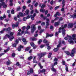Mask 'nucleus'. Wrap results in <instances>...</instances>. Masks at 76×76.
<instances>
[{"mask_svg": "<svg viewBox=\"0 0 76 76\" xmlns=\"http://www.w3.org/2000/svg\"><path fill=\"white\" fill-rule=\"evenodd\" d=\"M61 27H60L59 28V31H58V32H59V33H61V32L60 31H61Z\"/></svg>", "mask_w": 76, "mask_h": 76, "instance_id": "nucleus-47", "label": "nucleus"}, {"mask_svg": "<svg viewBox=\"0 0 76 76\" xmlns=\"http://www.w3.org/2000/svg\"><path fill=\"white\" fill-rule=\"evenodd\" d=\"M43 42H44V43H47V44H46V45H49V43H50V42H48L47 40L45 39L43 41Z\"/></svg>", "mask_w": 76, "mask_h": 76, "instance_id": "nucleus-16", "label": "nucleus"}, {"mask_svg": "<svg viewBox=\"0 0 76 76\" xmlns=\"http://www.w3.org/2000/svg\"><path fill=\"white\" fill-rule=\"evenodd\" d=\"M51 69L52 71H53V72H56V70L53 67H52Z\"/></svg>", "mask_w": 76, "mask_h": 76, "instance_id": "nucleus-36", "label": "nucleus"}, {"mask_svg": "<svg viewBox=\"0 0 76 76\" xmlns=\"http://www.w3.org/2000/svg\"><path fill=\"white\" fill-rule=\"evenodd\" d=\"M57 15L58 16H60V15H61L60 14V13H59V12H57L56 13V14L54 16L55 17H57Z\"/></svg>", "mask_w": 76, "mask_h": 76, "instance_id": "nucleus-18", "label": "nucleus"}, {"mask_svg": "<svg viewBox=\"0 0 76 76\" xmlns=\"http://www.w3.org/2000/svg\"><path fill=\"white\" fill-rule=\"evenodd\" d=\"M13 34H14V32H11L10 33V35L9 34H7L5 35V36H6V37H7L9 38L10 41H12L13 39L14 38V37H13V36H12L13 35Z\"/></svg>", "mask_w": 76, "mask_h": 76, "instance_id": "nucleus-1", "label": "nucleus"}, {"mask_svg": "<svg viewBox=\"0 0 76 76\" xmlns=\"http://www.w3.org/2000/svg\"><path fill=\"white\" fill-rule=\"evenodd\" d=\"M26 29L27 30L29 29H30V26H28L27 27H26Z\"/></svg>", "mask_w": 76, "mask_h": 76, "instance_id": "nucleus-41", "label": "nucleus"}, {"mask_svg": "<svg viewBox=\"0 0 76 76\" xmlns=\"http://www.w3.org/2000/svg\"><path fill=\"white\" fill-rule=\"evenodd\" d=\"M2 6H3V7L4 8H6L7 7V5L6 4V3L4 2H3L2 4L0 3V9L1 7Z\"/></svg>", "mask_w": 76, "mask_h": 76, "instance_id": "nucleus-4", "label": "nucleus"}, {"mask_svg": "<svg viewBox=\"0 0 76 76\" xmlns=\"http://www.w3.org/2000/svg\"><path fill=\"white\" fill-rule=\"evenodd\" d=\"M33 63H37V61H35V60H33Z\"/></svg>", "mask_w": 76, "mask_h": 76, "instance_id": "nucleus-64", "label": "nucleus"}, {"mask_svg": "<svg viewBox=\"0 0 76 76\" xmlns=\"http://www.w3.org/2000/svg\"><path fill=\"white\" fill-rule=\"evenodd\" d=\"M44 47V45H42L40 46V48H43Z\"/></svg>", "mask_w": 76, "mask_h": 76, "instance_id": "nucleus-58", "label": "nucleus"}, {"mask_svg": "<svg viewBox=\"0 0 76 76\" xmlns=\"http://www.w3.org/2000/svg\"><path fill=\"white\" fill-rule=\"evenodd\" d=\"M11 13L12 14H15V12H14V10H12L11 11Z\"/></svg>", "mask_w": 76, "mask_h": 76, "instance_id": "nucleus-45", "label": "nucleus"}, {"mask_svg": "<svg viewBox=\"0 0 76 76\" xmlns=\"http://www.w3.org/2000/svg\"><path fill=\"white\" fill-rule=\"evenodd\" d=\"M29 18H30V16H29V15H28L27 16L26 18H27V19H29Z\"/></svg>", "mask_w": 76, "mask_h": 76, "instance_id": "nucleus-60", "label": "nucleus"}, {"mask_svg": "<svg viewBox=\"0 0 76 76\" xmlns=\"http://www.w3.org/2000/svg\"><path fill=\"white\" fill-rule=\"evenodd\" d=\"M62 63L63 65H65V61H62Z\"/></svg>", "mask_w": 76, "mask_h": 76, "instance_id": "nucleus-56", "label": "nucleus"}, {"mask_svg": "<svg viewBox=\"0 0 76 76\" xmlns=\"http://www.w3.org/2000/svg\"><path fill=\"white\" fill-rule=\"evenodd\" d=\"M73 24L72 23H70L69 24L68 26V28H73Z\"/></svg>", "mask_w": 76, "mask_h": 76, "instance_id": "nucleus-10", "label": "nucleus"}, {"mask_svg": "<svg viewBox=\"0 0 76 76\" xmlns=\"http://www.w3.org/2000/svg\"><path fill=\"white\" fill-rule=\"evenodd\" d=\"M36 15V14L35 13H34L33 14V16L32 15H30V18L32 20H34V17Z\"/></svg>", "mask_w": 76, "mask_h": 76, "instance_id": "nucleus-12", "label": "nucleus"}, {"mask_svg": "<svg viewBox=\"0 0 76 76\" xmlns=\"http://www.w3.org/2000/svg\"><path fill=\"white\" fill-rule=\"evenodd\" d=\"M32 58H33V57H32V56H30L28 58V60H30L31 59H32Z\"/></svg>", "mask_w": 76, "mask_h": 76, "instance_id": "nucleus-32", "label": "nucleus"}, {"mask_svg": "<svg viewBox=\"0 0 76 76\" xmlns=\"http://www.w3.org/2000/svg\"><path fill=\"white\" fill-rule=\"evenodd\" d=\"M8 70H12V68H11V67H8Z\"/></svg>", "mask_w": 76, "mask_h": 76, "instance_id": "nucleus-59", "label": "nucleus"}, {"mask_svg": "<svg viewBox=\"0 0 76 76\" xmlns=\"http://www.w3.org/2000/svg\"><path fill=\"white\" fill-rule=\"evenodd\" d=\"M67 24H65V25H64V26H63V25H62L61 26L62 28V35L63 36H64V35H65V30H64V28H66L67 27Z\"/></svg>", "mask_w": 76, "mask_h": 76, "instance_id": "nucleus-3", "label": "nucleus"}, {"mask_svg": "<svg viewBox=\"0 0 76 76\" xmlns=\"http://www.w3.org/2000/svg\"><path fill=\"white\" fill-rule=\"evenodd\" d=\"M67 37L69 38V39L68 40V42L69 44H73L74 43V42L73 41H74V39L73 38H72V37L70 36H69L68 35H67Z\"/></svg>", "mask_w": 76, "mask_h": 76, "instance_id": "nucleus-2", "label": "nucleus"}, {"mask_svg": "<svg viewBox=\"0 0 76 76\" xmlns=\"http://www.w3.org/2000/svg\"><path fill=\"white\" fill-rule=\"evenodd\" d=\"M30 49H31V47H28L27 48H26V49L25 51H28V50H29Z\"/></svg>", "mask_w": 76, "mask_h": 76, "instance_id": "nucleus-29", "label": "nucleus"}, {"mask_svg": "<svg viewBox=\"0 0 76 76\" xmlns=\"http://www.w3.org/2000/svg\"><path fill=\"white\" fill-rule=\"evenodd\" d=\"M24 33V31H23L21 32V33H20V32H19L17 34V35H21L22 34H23Z\"/></svg>", "mask_w": 76, "mask_h": 76, "instance_id": "nucleus-23", "label": "nucleus"}, {"mask_svg": "<svg viewBox=\"0 0 76 76\" xmlns=\"http://www.w3.org/2000/svg\"><path fill=\"white\" fill-rule=\"evenodd\" d=\"M47 48L48 49V50H50V49L51 47L49 46H48L47 47Z\"/></svg>", "mask_w": 76, "mask_h": 76, "instance_id": "nucleus-62", "label": "nucleus"}, {"mask_svg": "<svg viewBox=\"0 0 76 76\" xmlns=\"http://www.w3.org/2000/svg\"><path fill=\"white\" fill-rule=\"evenodd\" d=\"M45 54H46V53H42L41 54H38L37 56H39V59H40L42 57H43L44 56H45Z\"/></svg>", "mask_w": 76, "mask_h": 76, "instance_id": "nucleus-6", "label": "nucleus"}, {"mask_svg": "<svg viewBox=\"0 0 76 76\" xmlns=\"http://www.w3.org/2000/svg\"><path fill=\"white\" fill-rule=\"evenodd\" d=\"M19 15H20V16H25V14L24 13L23 14L22 12H20L19 13Z\"/></svg>", "mask_w": 76, "mask_h": 76, "instance_id": "nucleus-19", "label": "nucleus"}, {"mask_svg": "<svg viewBox=\"0 0 76 76\" xmlns=\"http://www.w3.org/2000/svg\"><path fill=\"white\" fill-rule=\"evenodd\" d=\"M31 41H37V39L36 38L34 37L31 38L30 39Z\"/></svg>", "mask_w": 76, "mask_h": 76, "instance_id": "nucleus-20", "label": "nucleus"}, {"mask_svg": "<svg viewBox=\"0 0 76 76\" xmlns=\"http://www.w3.org/2000/svg\"><path fill=\"white\" fill-rule=\"evenodd\" d=\"M40 11L41 12H45V10H40Z\"/></svg>", "mask_w": 76, "mask_h": 76, "instance_id": "nucleus-48", "label": "nucleus"}, {"mask_svg": "<svg viewBox=\"0 0 76 76\" xmlns=\"http://www.w3.org/2000/svg\"><path fill=\"white\" fill-rule=\"evenodd\" d=\"M53 36V34H46V37H51Z\"/></svg>", "mask_w": 76, "mask_h": 76, "instance_id": "nucleus-21", "label": "nucleus"}, {"mask_svg": "<svg viewBox=\"0 0 76 76\" xmlns=\"http://www.w3.org/2000/svg\"><path fill=\"white\" fill-rule=\"evenodd\" d=\"M16 45L17 44H13L12 45V47H16Z\"/></svg>", "mask_w": 76, "mask_h": 76, "instance_id": "nucleus-33", "label": "nucleus"}, {"mask_svg": "<svg viewBox=\"0 0 76 76\" xmlns=\"http://www.w3.org/2000/svg\"><path fill=\"white\" fill-rule=\"evenodd\" d=\"M33 73V69L32 68H31L30 70V71H28L27 72V74L28 75H30L31 74V73Z\"/></svg>", "mask_w": 76, "mask_h": 76, "instance_id": "nucleus-9", "label": "nucleus"}, {"mask_svg": "<svg viewBox=\"0 0 76 76\" xmlns=\"http://www.w3.org/2000/svg\"><path fill=\"white\" fill-rule=\"evenodd\" d=\"M57 62H56L55 63H54V65H53L52 66V67H53L54 66H56V65H57Z\"/></svg>", "mask_w": 76, "mask_h": 76, "instance_id": "nucleus-31", "label": "nucleus"}, {"mask_svg": "<svg viewBox=\"0 0 76 76\" xmlns=\"http://www.w3.org/2000/svg\"><path fill=\"white\" fill-rule=\"evenodd\" d=\"M47 1H45L44 2V4H42V5L41 6V8L42 9H43L44 7H45V3H47Z\"/></svg>", "mask_w": 76, "mask_h": 76, "instance_id": "nucleus-14", "label": "nucleus"}, {"mask_svg": "<svg viewBox=\"0 0 76 76\" xmlns=\"http://www.w3.org/2000/svg\"><path fill=\"white\" fill-rule=\"evenodd\" d=\"M38 6V3H36V4H34V6L35 7H37Z\"/></svg>", "mask_w": 76, "mask_h": 76, "instance_id": "nucleus-61", "label": "nucleus"}, {"mask_svg": "<svg viewBox=\"0 0 76 76\" xmlns=\"http://www.w3.org/2000/svg\"><path fill=\"white\" fill-rule=\"evenodd\" d=\"M59 24H60V22H56L55 23V26H57L59 25Z\"/></svg>", "mask_w": 76, "mask_h": 76, "instance_id": "nucleus-22", "label": "nucleus"}, {"mask_svg": "<svg viewBox=\"0 0 76 76\" xmlns=\"http://www.w3.org/2000/svg\"><path fill=\"white\" fill-rule=\"evenodd\" d=\"M20 7H17V11H19V10H20Z\"/></svg>", "mask_w": 76, "mask_h": 76, "instance_id": "nucleus-34", "label": "nucleus"}, {"mask_svg": "<svg viewBox=\"0 0 76 76\" xmlns=\"http://www.w3.org/2000/svg\"><path fill=\"white\" fill-rule=\"evenodd\" d=\"M45 72V69H43L42 70H39L38 71V73L39 74L40 73H43L44 72Z\"/></svg>", "mask_w": 76, "mask_h": 76, "instance_id": "nucleus-17", "label": "nucleus"}, {"mask_svg": "<svg viewBox=\"0 0 76 76\" xmlns=\"http://www.w3.org/2000/svg\"><path fill=\"white\" fill-rule=\"evenodd\" d=\"M4 32V31L3 30L2 31H0V34H3Z\"/></svg>", "mask_w": 76, "mask_h": 76, "instance_id": "nucleus-57", "label": "nucleus"}, {"mask_svg": "<svg viewBox=\"0 0 76 76\" xmlns=\"http://www.w3.org/2000/svg\"><path fill=\"white\" fill-rule=\"evenodd\" d=\"M66 66V72H69V70H68V67H67L66 65H65Z\"/></svg>", "mask_w": 76, "mask_h": 76, "instance_id": "nucleus-40", "label": "nucleus"}, {"mask_svg": "<svg viewBox=\"0 0 76 76\" xmlns=\"http://www.w3.org/2000/svg\"><path fill=\"white\" fill-rule=\"evenodd\" d=\"M72 18H73V19L76 18V13H74L72 15H72H71L69 16V18H72Z\"/></svg>", "mask_w": 76, "mask_h": 76, "instance_id": "nucleus-13", "label": "nucleus"}, {"mask_svg": "<svg viewBox=\"0 0 76 76\" xmlns=\"http://www.w3.org/2000/svg\"><path fill=\"white\" fill-rule=\"evenodd\" d=\"M36 29V28L35 27V25H34V24H32L31 26V32L33 33L34 31H35Z\"/></svg>", "mask_w": 76, "mask_h": 76, "instance_id": "nucleus-7", "label": "nucleus"}, {"mask_svg": "<svg viewBox=\"0 0 76 76\" xmlns=\"http://www.w3.org/2000/svg\"><path fill=\"white\" fill-rule=\"evenodd\" d=\"M59 44L57 45L58 48V47H60L61 46V40H59Z\"/></svg>", "mask_w": 76, "mask_h": 76, "instance_id": "nucleus-25", "label": "nucleus"}, {"mask_svg": "<svg viewBox=\"0 0 76 76\" xmlns=\"http://www.w3.org/2000/svg\"><path fill=\"white\" fill-rule=\"evenodd\" d=\"M76 51V48H74L72 50V52L70 54V56L71 57H73Z\"/></svg>", "mask_w": 76, "mask_h": 76, "instance_id": "nucleus-5", "label": "nucleus"}, {"mask_svg": "<svg viewBox=\"0 0 76 76\" xmlns=\"http://www.w3.org/2000/svg\"><path fill=\"white\" fill-rule=\"evenodd\" d=\"M41 25L42 26H44L45 25V23L44 22H42L41 24Z\"/></svg>", "mask_w": 76, "mask_h": 76, "instance_id": "nucleus-43", "label": "nucleus"}, {"mask_svg": "<svg viewBox=\"0 0 76 76\" xmlns=\"http://www.w3.org/2000/svg\"><path fill=\"white\" fill-rule=\"evenodd\" d=\"M12 57H15V53H13L12 54Z\"/></svg>", "mask_w": 76, "mask_h": 76, "instance_id": "nucleus-44", "label": "nucleus"}, {"mask_svg": "<svg viewBox=\"0 0 76 76\" xmlns=\"http://www.w3.org/2000/svg\"><path fill=\"white\" fill-rule=\"evenodd\" d=\"M38 29H39V30L40 29H41V27L40 26H38Z\"/></svg>", "mask_w": 76, "mask_h": 76, "instance_id": "nucleus-55", "label": "nucleus"}, {"mask_svg": "<svg viewBox=\"0 0 76 76\" xmlns=\"http://www.w3.org/2000/svg\"><path fill=\"white\" fill-rule=\"evenodd\" d=\"M38 65L39 66L40 69H41L43 67V66H41V63H39Z\"/></svg>", "mask_w": 76, "mask_h": 76, "instance_id": "nucleus-30", "label": "nucleus"}, {"mask_svg": "<svg viewBox=\"0 0 76 76\" xmlns=\"http://www.w3.org/2000/svg\"><path fill=\"white\" fill-rule=\"evenodd\" d=\"M14 19L15 20H16V21L18 20V19L17 18H16V17H14Z\"/></svg>", "mask_w": 76, "mask_h": 76, "instance_id": "nucleus-63", "label": "nucleus"}, {"mask_svg": "<svg viewBox=\"0 0 76 76\" xmlns=\"http://www.w3.org/2000/svg\"><path fill=\"white\" fill-rule=\"evenodd\" d=\"M76 34H73L72 35V37L73 38H75V37H76Z\"/></svg>", "mask_w": 76, "mask_h": 76, "instance_id": "nucleus-51", "label": "nucleus"}, {"mask_svg": "<svg viewBox=\"0 0 76 76\" xmlns=\"http://www.w3.org/2000/svg\"><path fill=\"white\" fill-rule=\"evenodd\" d=\"M30 44H31V46H32V47H34V43H33V42H31Z\"/></svg>", "mask_w": 76, "mask_h": 76, "instance_id": "nucleus-37", "label": "nucleus"}, {"mask_svg": "<svg viewBox=\"0 0 76 76\" xmlns=\"http://www.w3.org/2000/svg\"><path fill=\"white\" fill-rule=\"evenodd\" d=\"M49 22H50V20L49 19H46V23L47 26L45 27V28H48V26L49 25V23H48Z\"/></svg>", "mask_w": 76, "mask_h": 76, "instance_id": "nucleus-8", "label": "nucleus"}, {"mask_svg": "<svg viewBox=\"0 0 76 76\" xmlns=\"http://www.w3.org/2000/svg\"><path fill=\"white\" fill-rule=\"evenodd\" d=\"M52 54V53H50L49 54V56H48V58H50L51 57V56Z\"/></svg>", "mask_w": 76, "mask_h": 76, "instance_id": "nucleus-42", "label": "nucleus"}, {"mask_svg": "<svg viewBox=\"0 0 76 76\" xmlns=\"http://www.w3.org/2000/svg\"><path fill=\"white\" fill-rule=\"evenodd\" d=\"M58 50V48H55L53 49V51H57Z\"/></svg>", "mask_w": 76, "mask_h": 76, "instance_id": "nucleus-35", "label": "nucleus"}, {"mask_svg": "<svg viewBox=\"0 0 76 76\" xmlns=\"http://www.w3.org/2000/svg\"><path fill=\"white\" fill-rule=\"evenodd\" d=\"M64 52L67 55H68L69 56V55H70V52H69L68 51H64Z\"/></svg>", "mask_w": 76, "mask_h": 76, "instance_id": "nucleus-26", "label": "nucleus"}, {"mask_svg": "<svg viewBox=\"0 0 76 76\" xmlns=\"http://www.w3.org/2000/svg\"><path fill=\"white\" fill-rule=\"evenodd\" d=\"M59 7H60V6L56 7H55V10H57V9H58V8H59Z\"/></svg>", "mask_w": 76, "mask_h": 76, "instance_id": "nucleus-49", "label": "nucleus"}, {"mask_svg": "<svg viewBox=\"0 0 76 76\" xmlns=\"http://www.w3.org/2000/svg\"><path fill=\"white\" fill-rule=\"evenodd\" d=\"M23 30H25V29H26V27L25 26H23L22 27Z\"/></svg>", "mask_w": 76, "mask_h": 76, "instance_id": "nucleus-53", "label": "nucleus"}, {"mask_svg": "<svg viewBox=\"0 0 76 76\" xmlns=\"http://www.w3.org/2000/svg\"><path fill=\"white\" fill-rule=\"evenodd\" d=\"M29 13V10H27L26 11L25 13L26 14V15H28Z\"/></svg>", "mask_w": 76, "mask_h": 76, "instance_id": "nucleus-28", "label": "nucleus"}, {"mask_svg": "<svg viewBox=\"0 0 76 76\" xmlns=\"http://www.w3.org/2000/svg\"><path fill=\"white\" fill-rule=\"evenodd\" d=\"M15 42L16 44H18L19 42V40L18 39L16 40L15 41Z\"/></svg>", "mask_w": 76, "mask_h": 76, "instance_id": "nucleus-46", "label": "nucleus"}, {"mask_svg": "<svg viewBox=\"0 0 76 76\" xmlns=\"http://www.w3.org/2000/svg\"><path fill=\"white\" fill-rule=\"evenodd\" d=\"M42 41V40L41 39H40L38 41V44H41V42Z\"/></svg>", "mask_w": 76, "mask_h": 76, "instance_id": "nucleus-39", "label": "nucleus"}, {"mask_svg": "<svg viewBox=\"0 0 76 76\" xmlns=\"http://www.w3.org/2000/svg\"><path fill=\"white\" fill-rule=\"evenodd\" d=\"M23 48V46L20 45L19 47H18V50L19 51H21V48Z\"/></svg>", "mask_w": 76, "mask_h": 76, "instance_id": "nucleus-15", "label": "nucleus"}, {"mask_svg": "<svg viewBox=\"0 0 76 76\" xmlns=\"http://www.w3.org/2000/svg\"><path fill=\"white\" fill-rule=\"evenodd\" d=\"M26 19H27L26 18H23V21H26Z\"/></svg>", "mask_w": 76, "mask_h": 76, "instance_id": "nucleus-52", "label": "nucleus"}, {"mask_svg": "<svg viewBox=\"0 0 76 76\" xmlns=\"http://www.w3.org/2000/svg\"><path fill=\"white\" fill-rule=\"evenodd\" d=\"M9 50V48H8L7 49L4 50V53H6Z\"/></svg>", "mask_w": 76, "mask_h": 76, "instance_id": "nucleus-38", "label": "nucleus"}, {"mask_svg": "<svg viewBox=\"0 0 76 76\" xmlns=\"http://www.w3.org/2000/svg\"><path fill=\"white\" fill-rule=\"evenodd\" d=\"M12 29H11L10 27H9L7 29V31H10V30H11Z\"/></svg>", "mask_w": 76, "mask_h": 76, "instance_id": "nucleus-50", "label": "nucleus"}, {"mask_svg": "<svg viewBox=\"0 0 76 76\" xmlns=\"http://www.w3.org/2000/svg\"><path fill=\"white\" fill-rule=\"evenodd\" d=\"M23 42H24L25 45H26L27 43V42H26V39L25 38H23L22 39Z\"/></svg>", "mask_w": 76, "mask_h": 76, "instance_id": "nucleus-24", "label": "nucleus"}, {"mask_svg": "<svg viewBox=\"0 0 76 76\" xmlns=\"http://www.w3.org/2000/svg\"><path fill=\"white\" fill-rule=\"evenodd\" d=\"M44 30L42 29L41 30L40 32V34H41V33H42V32H44Z\"/></svg>", "mask_w": 76, "mask_h": 76, "instance_id": "nucleus-54", "label": "nucleus"}, {"mask_svg": "<svg viewBox=\"0 0 76 76\" xmlns=\"http://www.w3.org/2000/svg\"><path fill=\"white\" fill-rule=\"evenodd\" d=\"M18 25H19V23L18 22L16 24H13L12 25V28H13V29H14V28L15 26V27H18Z\"/></svg>", "mask_w": 76, "mask_h": 76, "instance_id": "nucleus-11", "label": "nucleus"}, {"mask_svg": "<svg viewBox=\"0 0 76 76\" xmlns=\"http://www.w3.org/2000/svg\"><path fill=\"white\" fill-rule=\"evenodd\" d=\"M11 64V62H10V60H8L7 62V65H9V64Z\"/></svg>", "mask_w": 76, "mask_h": 76, "instance_id": "nucleus-27", "label": "nucleus"}]
</instances>
